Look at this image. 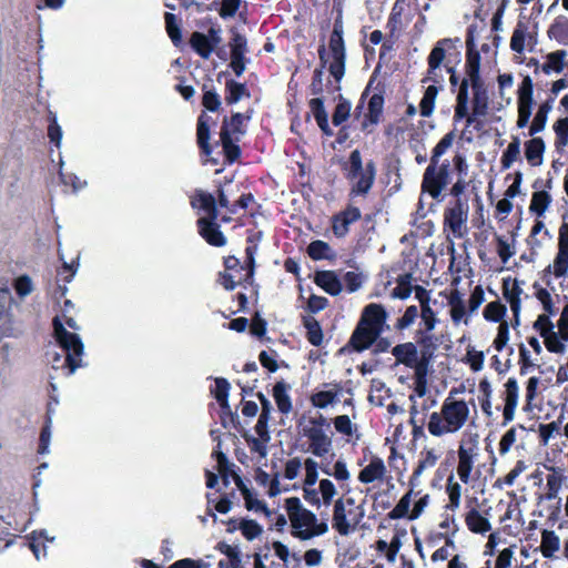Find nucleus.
I'll list each match as a JSON object with an SVG mask.
<instances>
[{
    "label": "nucleus",
    "mask_w": 568,
    "mask_h": 568,
    "mask_svg": "<svg viewBox=\"0 0 568 568\" xmlns=\"http://www.w3.org/2000/svg\"><path fill=\"white\" fill-rule=\"evenodd\" d=\"M489 110V97L484 81L470 82L463 79L456 97L454 121L466 119L467 126L481 130L484 123L477 116H486Z\"/></svg>",
    "instance_id": "obj_1"
},
{
    "label": "nucleus",
    "mask_w": 568,
    "mask_h": 568,
    "mask_svg": "<svg viewBox=\"0 0 568 568\" xmlns=\"http://www.w3.org/2000/svg\"><path fill=\"white\" fill-rule=\"evenodd\" d=\"M463 392L453 388L449 396L444 399L440 410L429 415L427 428L430 435L442 437L446 434H454L460 430L469 418V406L464 399L453 398V394Z\"/></svg>",
    "instance_id": "obj_2"
},
{
    "label": "nucleus",
    "mask_w": 568,
    "mask_h": 568,
    "mask_svg": "<svg viewBox=\"0 0 568 568\" xmlns=\"http://www.w3.org/2000/svg\"><path fill=\"white\" fill-rule=\"evenodd\" d=\"M459 42L460 40L458 38H444L435 43L427 57V77L422 80L423 83H426L427 81L438 83L439 80L437 79L436 71L442 64H444V68L449 73L452 89L454 90L458 85L459 77L456 73L455 64L460 60V51L458 49Z\"/></svg>",
    "instance_id": "obj_3"
},
{
    "label": "nucleus",
    "mask_w": 568,
    "mask_h": 568,
    "mask_svg": "<svg viewBox=\"0 0 568 568\" xmlns=\"http://www.w3.org/2000/svg\"><path fill=\"white\" fill-rule=\"evenodd\" d=\"M291 523V536L305 541L322 536L328 531L325 521H318L316 515L306 509L298 497H288L284 503Z\"/></svg>",
    "instance_id": "obj_4"
},
{
    "label": "nucleus",
    "mask_w": 568,
    "mask_h": 568,
    "mask_svg": "<svg viewBox=\"0 0 568 568\" xmlns=\"http://www.w3.org/2000/svg\"><path fill=\"white\" fill-rule=\"evenodd\" d=\"M52 326L53 336L65 354L64 366H67L69 373L72 374L77 368L82 366L83 343L78 334L67 331L59 316L53 318Z\"/></svg>",
    "instance_id": "obj_5"
},
{
    "label": "nucleus",
    "mask_w": 568,
    "mask_h": 568,
    "mask_svg": "<svg viewBox=\"0 0 568 568\" xmlns=\"http://www.w3.org/2000/svg\"><path fill=\"white\" fill-rule=\"evenodd\" d=\"M364 516L361 506L355 505V499L338 498L334 503L332 527L341 535H349L359 524Z\"/></svg>",
    "instance_id": "obj_6"
},
{
    "label": "nucleus",
    "mask_w": 568,
    "mask_h": 568,
    "mask_svg": "<svg viewBox=\"0 0 568 568\" xmlns=\"http://www.w3.org/2000/svg\"><path fill=\"white\" fill-rule=\"evenodd\" d=\"M325 427H329L327 419L320 414L310 417L302 430L303 436L310 442L308 450L316 457H324L332 449V438L326 434Z\"/></svg>",
    "instance_id": "obj_7"
},
{
    "label": "nucleus",
    "mask_w": 568,
    "mask_h": 568,
    "mask_svg": "<svg viewBox=\"0 0 568 568\" xmlns=\"http://www.w3.org/2000/svg\"><path fill=\"white\" fill-rule=\"evenodd\" d=\"M328 49L332 61L328 65L331 75L338 82L345 74L346 49L343 38V21L339 14L333 24V31L329 36Z\"/></svg>",
    "instance_id": "obj_8"
},
{
    "label": "nucleus",
    "mask_w": 568,
    "mask_h": 568,
    "mask_svg": "<svg viewBox=\"0 0 568 568\" xmlns=\"http://www.w3.org/2000/svg\"><path fill=\"white\" fill-rule=\"evenodd\" d=\"M392 354L396 358V362L405 365L406 367L413 368L415 372V390L418 396H424L426 393V373L419 369V358L417 347L414 343L407 342L398 344L392 349Z\"/></svg>",
    "instance_id": "obj_9"
},
{
    "label": "nucleus",
    "mask_w": 568,
    "mask_h": 568,
    "mask_svg": "<svg viewBox=\"0 0 568 568\" xmlns=\"http://www.w3.org/2000/svg\"><path fill=\"white\" fill-rule=\"evenodd\" d=\"M534 105V83L529 75L524 77L517 91V122L518 129L528 125Z\"/></svg>",
    "instance_id": "obj_10"
},
{
    "label": "nucleus",
    "mask_w": 568,
    "mask_h": 568,
    "mask_svg": "<svg viewBox=\"0 0 568 568\" xmlns=\"http://www.w3.org/2000/svg\"><path fill=\"white\" fill-rule=\"evenodd\" d=\"M466 221L467 209H464L460 199H457L452 206L445 209L444 231H449L455 239H462L466 234Z\"/></svg>",
    "instance_id": "obj_11"
},
{
    "label": "nucleus",
    "mask_w": 568,
    "mask_h": 568,
    "mask_svg": "<svg viewBox=\"0 0 568 568\" xmlns=\"http://www.w3.org/2000/svg\"><path fill=\"white\" fill-rule=\"evenodd\" d=\"M457 475L462 483L468 484L474 468L475 458L477 456V440L475 438L462 440L457 450Z\"/></svg>",
    "instance_id": "obj_12"
},
{
    "label": "nucleus",
    "mask_w": 568,
    "mask_h": 568,
    "mask_svg": "<svg viewBox=\"0 0 568 568\" xmlns=\"http://www.w3.org/2000/svg\"><path fill=\"white\" fill-rule=\"evenodd\" d=\"M475 26H469L467 28L466 33V63L465 71L468 79V84L470 82L483 81L480 78V53L475 44Z\"/></svg>",
    "instance_id": "obj_13"
},
{
    "label": "nucleus",
    "mask_w": 568,
    "mask_h": 568,
    "mask_svg": "<svg viewBox=\"0 0 568 568\" xmlns=\"http://www.w3.org/2000/svg\"><path fill=\"white\" fill-rule=\"evenodd\" d=\"M454 132L450 131L446 133L439 142L435 145L430 156V163L426 168L423 178H449L450 170L449 164L443 163L438 172L435 173L436 166L438 164L439 158L447 151V149L453 144L454 141Z\"/></svg>",
    "instance_id": "obj_14"
},
{
    "label": "nucleus",
    "mask_w": 568,
    "mask_h": 568,
    "mask_svg": "<svg viewBox=\"0 0 568 568\" xmlns=\"http://www.w3.org/2000/svg\"><path fill=\"white\" fill-rule=\"evenodd\" d=\"M362 219L361 210L348 204L344 210L335 213L331 219L333 234L337 239L345 237L349 232V225Z\"/></svg>",
    "instance_id": "obj_15"
},
{
    "label": "nucleus",
    "mask_w": 568,
    "mask_h": 568,
    "mask_svg": "<svg viewBox=\"0 0 568 568\" xmlns=\"http://www.w3.org/2000/svg\"><path fill=\"white\" fill-rule=\"evenodd\" d=\"M504 386L503 426H506L515 418L519 399V386L515 377L508 378Z\"/></svg>",
    "instance_id": "obj_16"
},
{
    "label": "nucleus",
    "mask_w": 568,
    "mask_h": 568,
    "mask_svg": "<svg viewBox=\"0 0 568 568\" xmlns=\"http://www.w3.org/2000/svg\"><path fill=\"white\" fill-rule=\"evenodd\" d=\"M437 338L426 332L419 329L416 334V343L420 346L419 369L428 374L429 365L434 358V353L437 348Z\"/></svg>",
    "instance_id": "obj_17"
},
{
    "label": "nucleus",
    "mask_w": 568,
    "mask_h": 568,
    "mask_svg": "<svg viewBox=\"0 0 568 568\" xmlns=\"http://www.w3.org/2000/svg\"><path fill=\"white\" fill-rule=\"evenodd\" d=\"M217 219H199L196 221L200 235L212 246L221 247L226 244V237L216 223Z\"/></svg>",
    "instance_id": "obj_18"
},
{
    "label": "nucleus",
    "mask_w": 568,
    "mask_h": 568,
    "mask_svg": "<svg viewBox=\"0 0 568 568\" xmlns=\"http://www.w3.org/2000/svg\"><path fill=\"white\" fill-rule=\"evenodd\" d=\"M528 29L529 26L527 22L518 20L510 38V49L514 52L519 54L523 53L525 50L526 41L530 49L537 44L536 33H529Z\"/></svg>",
    "instance_id": "obj_19"
},
{
    "label": "nucleus",
    "mask_w": 568,
    "mask_h": 568,
    "mask_svg": "<svg viewBox=\"0 0 568 568\" xmlns=\"http://www.w3.org/2000/svg\"><path fill=\"white\" fill-rule=\"evenodd\" d=\"M381 334L382 333H378L376 328L355 327L347 343V347L353 348L357 353H362L371 348Z\"/></svg>",
    "instance_id": "obj_20"
},
{
    "label": "nucleus",
    "mask_w": 568,
    "mask_h": 568,
    "mask_svg": "<svg viewBox=\"0 0 568 568\" xmlns=\"http://www.w3.org/2000/svg\"><path fill=\"white\" fill-rule=\"evenodd\" d=\"M545 469L551 471L547 476V491L544 495L538 496V503L546 500H552L558 497V494L566 481L567 477L564 474V469L551 465H544Z\"/></svg>",
    "instance_id": "obj_21"
},
{
    "label": "nucleus",
    "mask_w": 568,
    "mask_h": 568,
    "mask_svg": "<svg viewBox=\"0 0 568 568\" xmlns=\"http://www.w3.org/2000/svg\"><path fill=\"white\" fill-rule=\"evenodd\" d=\"M560 106L566 113L565 118H559L552 125L555 132V149L557 152H562L568 145V94L560 99Z\"/></svg>",
    "instance_id": "obj_22"
},
{
    "label": "nucleus",
    "mask_w": 568,
    "mask_h": 568,
    "mask_svg": "<svg viewBox=\"0 0 568 568\" xmlns=\"http://www.w3.org/2000/svg\"><path fill=\"white\" fill-rule=\"evenodd\" d=\"M233 182V180H225L224 184H221L217 190V203L221 207L227 209L229 213L235 214L237 209L246 210L254 201V196L252 193H243L237 201L233 204L230 203V200L225 193V189Z\"/></svg>",
    "instance_id": "obj_23"
},
{
    "label": "nucleus",
    "mask_w": 568,
    "mask_h": 568,
    "mask_svg": "<svg viewBox=\"0 0 568 568\" xmlns=\"http://www.w3.org/2000/svg\"><path fill=\"white\" fill-rule=\"evenodd\" d=\"M384 94L383 91L374 93L369 100L367 105V113L364 115L362 121V130L367 131L369 125H376L379 123L383 116L384 110Z\"/></svg>",
    "instance_id": "obj_24"
},
{
    "label": "nucleus",
    "mask_w": 568,
    "mask_h": 568,
    "mask_svg": "<svg viewBox=\"0 0 568 568\" xmlns=\"http://www.w3.org/2000/svg\"><path fill=\"white\" fill-rule=\"evenodd\" d=\"M211 116L204 111L199 115L196 123V143L201 153L205 156L212 154V146L210 144L211 136Z\"/></svg>",
    "instance_id": "obj_25"
},
{
    "label": "nucleus",
    "mask_w": 568,
    "mask_h": 568,
    "mask_svg": "<svg viewBox=\"0 0 568 568\" xmlns=\"http://www.w3.org/2000/svg\"><path fill=\"white\" fill-rule=\"evenodd\" d=\"M439 459V455L436 454L434 448H424L419 454V459L417 466L413 470L412 476L409 477V486L415 488L418 485V479L422 474L428 469L433 468Z\"/></svg>",
    "instance_id": "obj_26"
},
{
    "label": "nucleus",
    "mask_w": 568,
    "mask_h": 568,
    "mask_svg": "<svg viewBox=\"0 0 568 568\" xmlns=\"http://www.w3.org/2000/svg\"><path fill=\"white\" fill-rule=\"evenodd\" d=\"M503 295L504 298L509 303L513 313H520L521 301L520 295L523 290L519 285L518 280L511 278L510 276L503 278Z\"/></svg>",
    "instance_id": "obj_27"
},
{
    "label": "nucleus",
    "mask_w": 568,
    "mask_h": 568,
    "mask_svg": "<svg viewBox=\"0 0 568 568\" xmlns=\"http://www.w3.org/2000/svg\"><path fill=\"white\" fill-rule=\"evenodd\" d=\"M386 466L383 459L378 456H373L369 464L365 466L358 474V480L362 484H371L375 480H381L386 475Z\"/></svg>",
    "instance_id": "obj_28"
},
{
    "label": "nucleus",
    "mask_w": 568,
    "mask_h": 568,
    "mask_svg": "<svg viewBox=\"0 0 568 568\" xmlns=\"http://www.w3.org/2000/svg\"><path fill=\"white\" fill-rule=\"evenodd\" d=\"M314 282L332 296L338 295L343 290L342 283L334 271H317Z\"/></svg>",
    "instance_id": "obj_29"
},
{
    "label": "nucleus",
    "mask_w": 568,
    "mask_h": 568,
    "mask_svg": "<svg viewBox=\"0 0 568 568\" xmlns=\"http://www.w3.org/2000/svg\"><path fill=\"white\" fill-rule=\"evenodd\" d=\"M308 106L322 133L326 136H332L334 132L328 124V115L325 110L323 99H311L308 102Z\"/></svg>",
    "instance_id": "obj_30"
},
{
    "label": "nucleus",
    "mask_w": 568,
    "mask_h": 568,
    "mask_svg": "<svg viewBox=\"0 0 568 568\" xmlns=\"http://www.w3.org/2000/svg\"><path fill=\"white\" fill-rule=\"evenodd\" d=\"M524 148L525 158L531 166H538L542 163L546 145L541 138L534 135L525 142Z\"/></svg>",
    "instance_id": "obj_31"
},
{
    "label": "nucleus",
    "mask_w": 568,
    "mask_h": 568,
    "mask_svg": "<svg viewBox=\"0 0 568 568\" xmlns=\"http://www.w3.org/2000/svg\"><path fill=\"white\" fill-rule=\"evenodd\" d=\"M465 524L473 534L485 535L491 530L488 518L481 515L476 508H471L465 514Z\"/></svg>",
    "instance_id": "obj_32"
},
{
    "label": "nucleus",
    "mask_w": 568,
    "mask_h": 568,
    "mask_svg": "<svg viewBox=\"0 0 568 568\" xmlns=\"http://www.w3.org/2000/svg\"><path fill=\"white\" fill-rule=\"evenodd\" d=\"M246 122L243 119L241 112L232 113L231 116H224L221 125L220 133H224L226 131L229 133V138L239 136V139L246 133Z\"/></svg>",
    "instance_id": "obj_33"
},
{
    "label": "nucleus",
    "mask_w": 568,
    "mask_h": 568,
    "mask_svg": "<svg viewBox=\"0 0 568 568\" xmlns=\"http://www.w3.org/2000/svg\"><path fill=\"white\" fill-rule=\"evenodd\" d=\"M191 205L193 207L203 210L206 213V216L204 219H217L219 217L216 200L211 193H207V192H204L201 190L196 191V195L194 199H192Z\"/></svg>",
    "instance_id": "obj_34"
},
{
    "label": "nucleus",
    "mask_w": 568,
    "mask_h": 568,
    "mask_svg": "<svg viewBox=\"0 0 568 568\" xmlns=\"http://www.w3.org/2000/svg\"><path fill=\"white\" fill-rule=\"evenodd\" d=\"M262 237V232L252 233L247 236L246 242L247 246L245 247V262L242 264L246 273H248V277H254L256 263L255 255L258 250V242Z\"/></svg>",
    "instance_id": "obj_35"
},
{
    "label": "nucleus",
    "mask_w": 568,
    "mask_h": 568,
    "mask_svg": "<svg viewBox=\"0 0 568 568\" xmlns=\"http://www.w3.org/2000/svg\"><path fill=\"white\" fill-rule=\"evenodd\" d=\"M333 389L331 390H320L311 395L310 402L313 407L316 408H326L328 405H332L337 402L338 395L342 392V386L339 383L333 384Z\"/></svg>",
    "instance_id": "obj_36"
},
{
    "label": "nucleus",
    "mask_w": 568,
    "mask_h": 568,
    "mask_svg": "<svg viewBox=\"0 0 568 568\" xmlns=\"http://www.w3.org/2000/svg\"><path fill=\"white\" fill-rule=\"evenodd\" d=\"M290 385L283 381L276 382L273 386V397L276 403L277 409L287 415L292 408V399L288 395Z\"/></svg>",
    "instance_id": "obj_37"
},
{
    "label": "nucleus",
    "mask_w": 568,
    "mask_h": 568,
    "mask_svg": "<svg viewBox=\"0 0 568 568\" xmlns=\"http://www.w3.org/2000/svg\"><path fill=\"white\" fill-rule=\"evenodd\" d=\"M547 36L560 44L568 45V18L561 14L556 17L547 30Z\"/></svg>",
    "instance_id": "obj_38"
},
{
    "label": "nucleus",
    "mask_w": 568,
    "mask_h": 568,
    "mask_svg": "<svg viewBox=\"0 0 568 568\" xmlns=\"http://www.w3.org/2000/svg\"><path fill=\"white\" fill-rule=\"evenodd\" d=\"M251 93L245 83L237 82L230 79L225 82V103L233 105L237 103L242 98H250Z\"/></svg>",
    "instance_id": "obj_39"
},
{
    "label": "nucleus",
    "mask_w": 568,
    "mask_h": 568,
    "mask_svg": "<svg viewBox=\"0 0 568 568\" xmlns=\"http://www.w3.org/2000/svg\"><path fill=\"white\" fill-rule=\"evenodd\" d=\"M303 326L306 329V339L313 346H321L324 334L320 322L313 316H303Z\"/></svg>",
    "instance_id": "obj_40"
},
{
    "label": "nucleus",
    "mask_w": 568,
    "mask_h": 568,
    "mask_svg": "<svg viewBox=\"0 0 568 568\" xmlns=\"http://www.w3.org/2000/svg\"><path fill=\"white\" fill-rule=\"evenodd\" d=\"M566 51L557 50L546 55V61L541 64V72L545 74L561 73L565 69Z\"/></svg>",
    "instance_id": "obj_41"
},
{
    "label": "nucleus",
    "mask_w": 568,
    "mask_h": 568,
    "mask_svg": "<svg viewBox=\"0 0 568 568\" xmlns=\"http://www.w3.org/2000/svg\"><path fill=\"white\" fill-rule=\"evenodd\" d=\"M560 539L552 530L544 529L541 531V542L539 546L544 558L551 559L555 552L559 550Z\"/></svg>",
    "instance_id": "obj_42"
},
{
    "label": "nucleus",
    "mask_w": 568,
    "mask_h": 568,
    "mask_svg": "<svg viewBox=\"0 0 568 568\" xmlns=\"http://www.w3.org/2000/svg\"><path fill=\"white\" fill-rule=\"evenodd\" d=\"M240 141L239 136L229 138V133L224 131V133H220V142L223 149V153L225 160L229 163H234L241 156V148L237 142Z\"/></svg>",
    "instance_id": "obj_43"
},
{
    "label": "nucleus",
    "mask_w": 568,
    "mask_h": 568,
    "mask_svg": "<svg viewBox=\"0 0 568 568\" xmlns=\"http://www.w3.org/2000/svg\"><path fill=\"white\" fill-rule=\"evenodd\" d=\"M479 389V396L478 402L481 408L483 414L490 418L493 416V403H491V396H493V387L490 382L485 377L479 381L478 384Z\"/></svg>",
    "instance_id": "obj_44"
},
{
    "label": "nucleus",
    "mask_w": 568,
    "mask_h": 568,
    "mask_svg": "<svg viewBox=\"0 0 568 568\" xmlns=\"http://www.w3.org/2000/svg\"><path fill=\"white\" fill-rule=\"evenodd\" d=\"M191 48L203 59H209L214 51L213 44L209 42L207 36L194 31L190 37Z\"/></svg>",
    "instance_id": "obj_45"
},
{
    "label": "nucleus",
    "mask_w": 568,
    "mask_h": 568,
    "mask_svg": "<svg viewBox=\"0 0 568 568\" xmlns=\"http://www.w3.org/2000/svg\"><path fill=\"white\" fill-rule=\"evenodd\" d=\"M54 413V409L52 407V403H48L47 405V413H45V420L40 432L39 437V446H38V453L43 455L48 452L50 438H51V424H52V415Z\"/></svg>",
    "instance_id": "obj_46"
},
{
    "label": "nucleus",
    "mask_w": 568,
    "mask_h": 568,
    "mask_svg": "<svg viewBox=\"0 0 568 568\" xmlns=\"http://www.w3.org/2000/svg\"><path fill=\"white\" fill-rule=\"evenodd\" d=\"M361 316L383 329L387 313L383 305L371 303L364 307Z\"/></svg>",
    "instance_id": "obj_47"
},
{
    "label": "nucleus",
    "mask_w": 568,
    "mask_h": 568,
    "mask_svg": "<svg viewBox=\"0 0 568 568\" xmlns=\"http://www.w3.org/2000/svg\"><path fill=\"white\" fill-rule=\"evenodd\" d=\"M230 383L224 377L215 378V388L213 390L214 398L219 403L221 409L223 412H231L229 404V392H230Z\"/></svg>",
    "instance_id": "obj_48"
},
{
    "label": "nucleus",
    "mask_w": 568,
    "mask_h": 568,
    "mask_svg": "<svg viewBox=\"0 0 568 568\" xmlns=\"http://www.w3.org/2000/svg\"><path fill=\"white\" fill-rule=\"evenodd\" d=\"M413 489H410L402 496L396 506L387 514L388 519L397 520L402 518L409 519V507L412 504Z\"/></svg>",
    "instance_id": "obj_49"
},
{
    "label": "nucleus",
    "mask_w": 568,
    "mask_h": 568,
    "mask_svg": "<svg viewBox=\"0 0 568 568\" xmlns=\"http://www.w3.org/2000/svg\"><path fill=\"white\" fill-rule=\"evenodd\" d=\"M87 184V181L83 180H50V184L48 185L50 191L61 192L64 194L77 193L80 189H82Z\"/></svg>",
    "instance_id": "obj_50"
},
{
    "label": "nucleus",
    "mask_w": 568,
    "mask_h": 568,
    "mask_svg": "<svg viewBox=\"0 0 568 568\" xmlns=\"http://www.w3.org/2000/svg\"><path fill=\"white\" fill-rule=\"evenodd\" d=\"M552 273L556 278L566 277L568 274V253L558 251L554 264L544 270V275Z\"/></svg>",
    "instance_id": "obj_51"
},
{
    "label": "nucleus",
    "mask_w": 568,
    "mask_h": 568,
    "mask_svg": "<svg viewBox=\"0 0 568 568\" xmlns=\"http://www.w3.org/2000/svg\"><path fill=\"white\" fill-rule=\"evenodd\" d=\"M412 273H403L396 278V287L392 291V296L399 300H406L410 296L414 286L412 285Z\"/></svg>",
    "instance_id": "obj_52"
},
{
    "label": "nucleus",
    "mask_w": 568,
    "mask_h": 568,
    "mask_svg": "<svg viewBox=\"0 0 568 568\" xmlns=\"http://www.w3.org/2000/svg\"><path fill=\"white\" fill-rule=\"evenodd\" d=\"M438 94V87L430 84L426 88L424 95L419 102V112L424 118L432 115L435 108V100Z\"/></svg>",
    "instance_id": "obj_53"
},
{
    "label": "nucleus",
    "mask_w": 568,
    "mask_h": 568,
    "mask_svg": "<svg viewBox=\"0 0 568 568\" xmlns=\"http://www.w3.org/2000/svg\"><path fill=\"white\" fill-rule=\"evenodd\" d=\"M551 202V196L545 190L532 193L529 210L537 216H542Z\"/></svg>",
    "instance_id": "obj_54"
},
{
    "label": "nucleus",
    "mask_w": 568,
    "mask_h": 568,
    "mask_svg": "<svg viewBox=\"0 0 568 568\" xmlns=\"http://www.w3.org/2000/svg\"><path fill=\"white\" fill-rule=\"evenodd\" d=\"M202 105L205 110L210 112H217L221 108V98L220 94L215 91V89L207 84L202 85Z\"/></svg>",
    "instance_id": "obj_55"
},
{
    "label": "nucleus",
    "mask_w": 568,
    "mask_h": 568,
    "mask_svg": "<svg viewBox=\"0 0 568 568\" xmlns=\"http://www.w3.org/2000/svg\"><path fill=\"white\" fill-rule=\"evenodd\" d=\"M507 312L506 306L500 301L489 302L483 312V316L488 322L501 323Z\"/></svg>",
    "instance_id": "obj_56"
},
{
    "label": "nucleus",
    "mask_w": 568,
    "mask_h": 568,
    "mask_svg": "<svg viewBox=\"0 0 568 568\" xmlns=\"http://www.w3.org/2000/svg\"><path fill=\"white\" fill-rule=\"evenodd\" d=\"M352 104L343 95L338 97L337 104L332 115V122L335 126L342 125L351 115Z\"/></svg>",
    "instance_id": "obj_57"
},
{
    "label": "nucleus",
    "mask_w": 568,
    "mask_h": 568,
    "mask_svg": "<svg viewBox=\"0 0 568 568\" xmlns=\"http://www.w3.org/2000/svg\"><path fill=\"white\" fill-rule=\"evenodd\" d=\"M165 29L174 45H179L182 42V31L178 22V18L174 13H164Z\"/></svg>",
    "instance_id": "obj_58"
},
{
    "label": "nucleus",
    "mask_w": 568,
    "mask_h": 568,
    "mask_svg": "<svg viewBox=\"0 0 568 568\" xmlns=\"http://www.w3.org/2000/svg\"><path fill=\"white\" fill-rule=\"evenodd\" d=\"M215 549L229 558L231 568H242L241 552L236 546L225 541H219Z\"/></svg>",
    "instance_id": "obj_59"
},
{
    "label": "nucleus",
    "mask_w": 568,
    "mask_h": 568,
    "mask_svg": "<svg viewBox=\"0 0 568 568\" xmlns=\"http://www.w3.org/2000/svg\"><path fill=\"white\" fill-rule=\"evenodd\" d=\"M446 493L449 499L446 508L450 510L457 509L460 505L462 486L459 483L454 480L453 475H450L447 479Z\"/></svg>",
    "instance_id": "obj_60"
},
{
    "label": "nucleus",
    "mask_w": 568,
    "mask_h": 568,
    "mask_svg": "<svg viewBox=\"0 0 568 568\" xmlns=\"http://www.w3.org/2000/svg\"><path fill=\"white\" fill-rule=\"evenodd\" d=\"M48 120V138L54 146L60 148L62 140V129L58 123L57 114L49 110L47 114Z\"/></svg>",
    "instance_id": "obj_61"
},
{
    "label": "nucleus",
    "mask_w": 568,
    "mask_h": 568,
    "mask_svg": "<svg viewBox=\"0 0 568 568\" xmlns=\"http://www.w3.org/2000/svg\"><path fill=\"white\" fill-rule=\"evenodd\" d=\"M449 180H423L422 192L428 193L434 200L442 201V192Z\"/></svg>",
    "instance_id": "obj_62"
},
{
    "label": "nucleus",
    "mask_w": 568,
    "mask_h": 568,
    "mask_svg": "<svg viewBox=\"0 0 568 568\" xmlns=\"http://www.w3.org/2000/svg\"><path fill=\"white\" fill-rule=\"evenodd\" d=\"M328 252H331V246L321 240L313 241L307 246V254L314 261L329 258Z\"/></svg>",
    "instance_id": "obj_63"
},
{
    "label": "nucleus",
    "mask_w": 568,
    "mask_h": 568,
    "mask_svg": "<svg viewBox=\"0 0 568 568\" xmlns=\"http://www.w3.org/2000/svg\"><path fill=\"white\" fill-rule=\"evenodd\" d=\"M13 288L20 298H24L33 292V283L29 275L23 274L13 280Z\"/></svg>",
    "instance_id": "obj_64"
}]
</instances>
